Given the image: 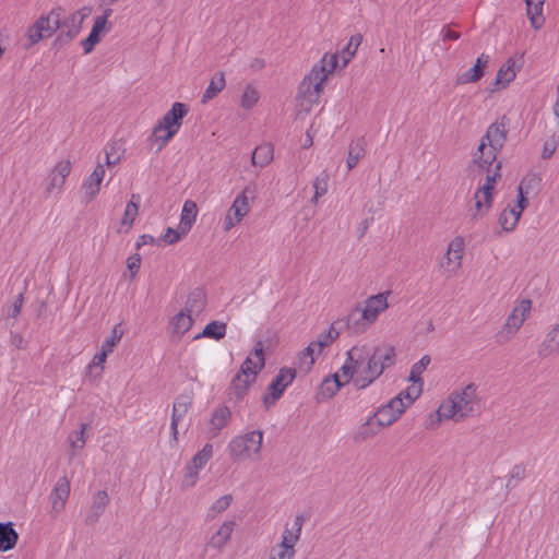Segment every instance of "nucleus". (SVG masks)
Here are the masks:
<instances>
[{"label": "nucleus", "instance_id": "nucleus-31", "mask_svg": "<svg viewBox=\"0 0 559 559\" xmlns=\"http://www.w3.org/2000/svg\"><path fill=\"white\" fill-rule=\"evenodd\" d=\"M382 428L383 427L379 425V419H377L372 415L368 417L365 423L358 426L354 435V440L356 442H365L367 440H370L374 438Z\"/></svg>", "mask_w": 559, "mask_h": 559}, {"label": "nucleus", "instance_id": "nucleus-26", "mask_svg": "<svg viewBox=\"0 0 559 559\" xmlns=\"http://www.w3.org/2000/svg\"><path fill=\"white\" fill-rule=\"evenodd\" d=\"M64 15V10L61 7L53 8L47 14L40 15L35 22L44 35L48 38L61 26V17Z\"/></svg>", "mask_w": 559, "mask_h": 559}, {"label": "nucleus", "instance_id": "nucleus-23", "mask_svg": "<svg viewBox=\"0 0 559 559\" xmlns=\"http://www.w3.org/2000/svg\"><path fill=\"white\" fill-rule=\"evenodd\" d=\"M188 114L187 105L176 102L171 108L158 120V124L177 134L181 128L182 119Z\"/></svg>", "mask_w": 559, "mask_h": 559}, {"label": "nucleus", "instance_id": "nucleus-40", "mask_svg": "<svg viewBox=\"0 0 559 559\" xmlns=\"http://www.w3.org/2000/svg\"><path fill=\"white\" fill-rule=\"evenodd\" d=\"M559 352V324L546 335V338L540 345L539 354L548 356L552 353Z\"/></svg>", "mask_w": 559, "mask_h": 559}, {"label": "nucleus", "instance_id": "nucleus-61", "mask_svg": "<svg viewBox=\"0 0 559 559\" xmlns=\"http://www.w3.org/2000/svg\"><path fill=\"white\" fill-rule=\"evenodd\" d=\"M188 233H182L181 226L179 225L177 229L168 227L164 236L160 238L167 245H174L178 242L180 239L186 237Z\"/></svg>", "mask_w": 559, "mask_h": 559}, {"label": "nucleus", "instance_id": "nucleus-20", "mask_svg": "<svg viewBox=\"0 0 559 559\" xmlns=\"http://www.w3.org/2000/svg\"><path fill=\"white\" fill-rule=\"evenodd\" d=\"M70 496V480L67 476H61L58 478L55 484L50 495L49 500L51 503V512L55 515L61 513L67 504V501Z\"/></svg>", "mask_w": 559, "mask_h": 559}, {"label": "nucleus", "instance_id": "nucleus-59", "mask_svg": "<svg viewBox=\"0 0 559 559\" xmlns=\"http://www.w3.org/2000/svg\"><path fill=\"white\" fill-rule=\"evenodd\" d=\"M474 206L471 209V217L473 221H478L485 217L489 210L491 209L492 204H489L487 202H480L479 200H474Z\"/></svg>", "mask_w": 559, "mask_h": 559}, {"label": "nucleus", "instance_id": "nucleus-64", "mask_svg": "<svg viewBox=\"0 0 559 559\" xmlns=\"http://www.w3.org/2000/svg\"><path fill=\"white\" fill-rule=\"evenodd\" d=\"M22 305H23V295L20 294V295H17V297L15 298V300L13 302L12 313H11L12 317L19 316V313L21 312V309H22Z\"/></svg>", "mask_w": 559, "mask_h": 559}, {"label": "nucleus", "instance_id": "nucleus-49", "mask_svg": "<svg viewBox=\"0 0 559 559\" xmlns=\"http://www.w3.org/2000/svg\"><path fill=\"white\" fill-rule=\"evenodd\" d=\"M316 345L311 343L299 354L298 367L301 371L308 372L312 368L317 357Z\"/></svg>", "mask_w": 559, "mask_h": 559}, {"label": "nucleus", "instance_id": "nucleus-45", "mask_svg": "<svg viewBox=\"0 0 559 559\" xmlns=\"http://www.w3.org/2000/svg\"><path fill=\"white\" fill-rule=\"evenodd\" d=\"M205 305V296L201 289H195L188 296L185 309L189 313H199Z\"/></svg>", "mask_w": 559, "mask_h": 559}, {"label": "nucleus", "instance_id": "nucleus-44", "mask_svg": "<svg viewBox=\"0 0 559 559\" xmlns=\"http://www.w3.org/2000/svg\"><path fill=\"white\" fill-rule=\"evenodd\" d=\"M452 421V416L445 408L444 404L441 402L438 409L435 413H431L427 419L426 428L430 430H435L440 427L442 421Z\"/></svg>", "mask_w": 559, "mask_h": 559}, {"label": "nucleus", "instance_id": "nucleus-1", "mask_svg": "<svg viewBox=\"0 0 559 559\" xmlns=\"http://www.w3.org/2000/svg\"><path fill=\"white\" fill-rule=\"evenodd\" d=\"M396 362V349L390 343L359 341L347 352L345 364L334 376L335 389L353 382L357 390H365Z\"/></svg>", "mask_w": 559, "mask_h": 559}, {"label": "nucleus", "instance_id": "nucleus-29", "mask_svg": "<svg viewBox=\"0 0 559 559\" xmlns=\"http://www.w3.org/2000/svg\"><path fill=\"white\" fill-rule=\"evenodd\" d=\"M500 178L501 173H498V169L495 170L493 174L486 175L484 183H481L474 193V200L492 204L496 185Z\"/></svg>", "mask_w": 559, "mask_h": 559}, {"label": "nucleus", "instance_id": "nucleus-32", "mask_svg": "<svg viewBox=\"0 0 559 559\" xmlns=\"http://www.w3.org/2000/svg\"><path fill=\"white\" fill-rule=\"evenodd\" d=\"M526 4V15L534 29H540L545 24L543 14L546 0H524Z\"/></svg>", "mask_w": 559, "mask_h": 559}, {"label": "nucleus", "instance_id": "nucleus-56", "mask_svg": "<svg viewBox=\"0 0 559 559\" xmlns=\"http://www.w3.org/2000/svg\"><path fill=\"white\" fill-rule=\"evenodd\" d=\"M107 357L108 354L100 350L93 357L92 361L88 364V372L90 374H93L95 379H99L102 377Z\"/></svg>", "mask_w": 559, "mask_h": 559}, {"label": "nucleus", "instance_id": "nucleus-13", "mask_svg": "<svg viewBox=\"0 0 559 559\" xmlns=\"http://www.w3.org/2000/svg\"><path fill=\"white\" fill-rule=\"evenodd\" d=\"M500 151L486 144L484 141H479L476 151L473 153L472 167L478 171H485L486 175L493 174L495 170L501 173V163L497 159Z\"/></svg>", "mask_w": 559, "mask_h": 559}, {"label": "nucleus", "instance_id": "nucleus-54", "mask_svg": "<svg viewBox=\"0 0 559 559\" xmlns=\"http://www.w3.org/2000/svg\"><path fill=\"white\" fill-rule=\"evenodd\" d=\"M362 37L360 34H355L349 38L348 44L341 52V58L343 60V67H346L347 63L355 56L359 45L361 44Z\"/></svg>", "mask_w": 559, "mask_h": 559}, {"label": "nucleus", "instance_id": "nucleus-50", "mask_svg": "<svg viewBox=\"0 0 559 559\" xmlns=\"http://www.w3.org/2000/svg\"><path fill=\"white\" fill-rule=\"evenodd\" d=\"M139 200L138 194H132L131 200L127 203L123 216L121 218V226H126L127 229L133 224L138 212H139Z\"/></svg>", "mask_w": 559, "mask_h": 559}, {"label": "nucleus", "instance_id": "nucleus-21", "mask_svg": "<svg viewBox=\"0 0 559 559\" xmlns=\"http://www.w3.org/2000/svg\"><path fill=\"white\" fill-rule=\"evenodd\" d=\"M193 397L189 393H183L177 396L173 405L170 430L174 441L178 440V426L179 423L186 417L191 405Z\"/></svg>", "mask_w": 559, "mask_h": 559}, {"label": "nucleus", "instance_id": "nucleus-14", "mask_svg": "<svg viewBox=\"0 0 559 559\" xmlns=\"http://www.w3.org/2000/svg\"><path fill=\"white\" fill-rule=\"evenodd\" d=\"M527 205L528 198L516 199L513 203H509L498 218L502 230L507 233L513 231Z\"/></svg>", "mask_w": 559, "mask_h": 559}, {"label": "nucleus", "instance_id": "nucleus-42", "mask_svg": "<svg viewBox=\"0 0 559 559\" xmlns=\"http://www.w3.org/2000/svg\"><path fill=\"white\" fill-rule=\"evenodd\" d=\"M365 142L364 140H357L356 142H353L348 147V156H347V169L352 170L357 166L359 160L365 155Z\"/></svg>", "mask_w": 559, "mask_h": 559}, {"label": "nucleus", "instance_id": "nucleus-58", "mask_svg": "<svg viewBox=\"0 0 559 559\" xmlns=\"http://www.w3.org/2000/svg\"><path fill=\"white\" fill-rule=\"evenodd\" d=\"M526 476V468L522 464L514 465L507 478V488L511 489L516 486L518 481H521Z\"/></svg>", "mask_w": 559, "mask_h": 559}, {"label": "nucleus", "instance_id": "nucleus-48", "mask_svg": "<svg viewBox=\"0 0 559 559\" xmlns=\"http://www.w3.org/2000/svg\"><path fill=\"white\" fill-rule=\"evenodd\" d=\"M424 382L414 383L401 391L395 397H400L406 407H409L421 394Z\"/></svg>", "mask_w": 559, "mask_h": 559}, {"label": "nucleus", "instance_id": "nucleus-18", "mask_svg": "<svg viewBox=\"0 0 559 559\" xmlns=\"http://www.w3.org/2000/svg\"><path fill=\"white\" fill-rule=\"evenodd\" d=\"M406 408L401 399L394 396L389 403L380 406L373 417L379 419V425L382 427H389L402 416Z\"/></svg>", "mask_w": 559, "mask_h": 559}, {"label": "nucleus", "instance_id": "nucleus-35", "mask_svg": "<svg viewBox=\"0 0 559 559\" xmlns=\"http://www.w3.org/2000/svg\"><path fill=\"white\" fill-rule=\"evenodd\" d=\"M19 540V534L11 522L0 523V552L13 549Z\"/></svg>", "mask_w": 559, "mask_h": 559}, {"label": "nucleus", "instance_id": "nucleus-33", "mask_svg": "<svg viewBox=\"0 0 559 559\" xmlns=\"http://www.w3.org/2000/svg\"><path fill=\"white\" fill-rule=\"evenodd\" d=\"M88 428L87 424H81L79 430L71 431L67 437V442L69 444V456L72 459L76 456L79 452H81L86 444V430Z\"/></svg>", "mask_w": 559, "mask_h": 559}, {"label": "nucleus", "instance_id": "nucleus-37", "mask_svg": "<svg viewBox=\"0 0 559 559\" xmlns=\"http://www.w3.org/2000/svg\"><path fill=\"white\" fill-rule=\"evenodd\" d=\"M171 131L165 129L160 124L156 123L154 127L151 136L148 138L150 143L152 146L156 147V151H162L167 143L175 136Z\"/></svg>", "mask_w": 559, "mask_h": 559}, {"label": "nucleus", "instance_id": "nucleus-16", "mask_svg": "<svg viewBox=\"0 0 559 559\" xmlns=\"http://www.w3.org/2000/svg\"><path fill=\"white\" fill-rule=\"evenodd\" d=\"M70 173L71 162L69 159H62L58 162L49 174L48 183L45 189L46 194L49 197L53 194H60L66 183V179Z\"/></svg>", "mask_w": 559, "mask_h": 559}, {"label": "nucleus", "instance_id": "nucleus-9", "mask_svg": "<svg viewBox=\"0 0 559 559\" xmlns=\"http://www.w3.org/2000/svg\"><path fill=\"white\" fill-rule=\"evenodd\" d=\"M532 309V302L528 299L520 300L508 316L503 326L496 334L498 344L510 342L528 318Z\"/></svg>", "mask_w": 559, "mask_h": 559}, {"label": "nucleus", "instance_id": "nucleus-47", "mask_svg": "<svg viewBox=\"0 0 559 559\" xmlns=\"http://www.w3.org/2000/svg\"><path fill=\"white\" fill-rule=\"evenodd\" d=\"M234 498L230 493L224 495L216 499L207 510L206 516L209 520H214L221 513L226 511L231 504Z\"/></svg>", "mask_w": 559, "mask_h": 559}, {"label": "nucleus", "instance_id": "nucleus-63", "mask_svg": "<svg viewBox=\"0 0 559 559\" xmlns=\"http://www.w3.org/2000/svg\"><path fill=\"white\" fill-rule=\"evenodd\" d=\"M557 145L558 141L555 138L546 141L543 146L542 157L544 159H549L556 152Z\"/></svg>", "mask_w": 559, "mask_h": 559}, {"label": "nucleus", "instance_id": "nucleus-7", "mask_svg": "<svg viewBox=\"0 0 559 559\" xmlns=\"http://www.w3.org/2000/svg\"><path fill=\"white\" fill-rule=\"evenodd\" d=\"M255 192V185L249 183L236 195L224 217L223 229L225 231H229L235 226L239 225L250 213V203L254 200Z\"/></svg>", "mask_w": 559, "mask_h": 559}, {"label": "nucleus", "instance_id": "nucleus-2", "mask_svg": "<svg viewBox=\"0 0 559 559\" xmlns=\"http://www.w3.org/2000/svg\"><path fill=\"white\" fill-rule=\"evenodd\" d=\"M442 403L452 416V421L457 424L476 416L480 412L483 396L479 386L469 382L451 391Z\"/></svg>", "mask_w": 559, "mask_h": 559}, {"label": "nucleus", "instance_id": "nucleus-28", "mask_svg": "<svg viewBox=\"0 0 559 559\" xmlns=\"http://www.w3.org/2000/svg\"><path fill=\"white\" fill-rule=\"evenodd\" d=\"M519 68L513 58H509L498 70L492 91L506 88L516 76Z\"/></svg>", "mask_w": 559, "mask_h": 559}, {"label": "nucleus", "instance_id": "nucleus-53", "mask_svg": "<svg viewBox=\"0 0 559 559\" xmlns=\"http://www.w3.org/2000/svg\"><path fill=\"white\" fill-rule=\"evenodd\" d=\"M430 362V356L424 355L417 362L412 366L408 380L414 383L423 382L421 374L425 372Z\"/></svg>", "mask_w": 559, "mask_h": 559}, {"label": "nucleus", "instance_id": "nucleus-17", "mask_svg": "<svg viewBox=\"0 0 559 559\" xmlns=\"http://www.w3.org/2000/svg\"><path fill=\"white\" fill-rule=\"evenodd\" d=\"M111 14L112 10L107 8L104 10L102 15L95 17L91 33L84 40H82V48L85 53L92 52L95 45L99 43L102 36L109 31V27L107 28V22Z\"/></svg>", "mask_w": 559, "mask_h": 559}, {"label": "nucleus", "instance_id": "nucleus-11", "mask_svg": "<svg viewBox=\"0 0 559 559\" xmlns=\"http://www.w3.org/2000/svg\"><path fill=\"white\" fill-rule=\"evenodd\" d=\"M92 9L84 7L71 13L68 17H61L60 33L56 38V44L64 45L75 38L81 28L84 20L91 14Z\"/></svg>", "mask_w": 559, "mask_h": 559}, {"label": "nucleus", "instance_id": "nucleus-38", "mask_svg": "<svg viewBox=\"0 0 559 559\" xmlns=\"http://www.w3.org/2000/svg\"><path fill=\"white\" fill-rule=\"evenodd\" d=\"M225 76L223 72L216 73L210 81L209 86L202 95V103L206 104L216 97L225 87Z\"/></svg>", "mask_w": 559, "mask_h": 559}, {"label": "nucleus", "instance_id": "nucleus-57", "mask_svg": "<svg viewBox=\"0 0 559 559\" xmlns=\"http://www.w3.org/2000/svg\"><path fill=\"white\" fill-rule=\"evenodd\" d=\"M538 185V178L534 175L525 176L519 187L516 199L527 198L530 192Z\"/></svg>", "mask_w": 559, "mask_h": 559}, {"label": "nucleus", "instance_id": "nucleus-43", "mask_svg": "<svg viewBox=\"0 0 559 559\" xmlns=\"http://www.w3.org/2000/svg\"><path fill=\"white\" fill-rule=\"evenodd\" d=\"M338 335L340 333L334 328V325H331L326 331L320 333L318 338L311 342L312 345H316L317 355H321L322 350L330 346L338 337Z\"/></svg>", "mask_w": 559, "mask_h": 559}, {"label": "nucleus", "instance_id": "nucleus-25", "mask_svg": "<svg viewBox=\"0 0 559 559\" xmlns=\"http://www.w3.org/2000/svg\"><path fill=\"white\" fill-rule=\"evenodd\" d=\"M105 177V165L97 164L93 173L84 180L82 185L83 198L91 202L99 192L100 185Z\"/></svg>", "mask_w": 559, "mask_h": 559}, {"label": "nucleus", "instance_id": "nucleus-24", "mask_svg": "<svg viewBox=\"0 0 559 559\" xmlns=\"http://www.w3.org/2000/svg\"><path fill=\"white\" fill-rule=\"evenodd\" d=\"M109 501L110 499L106 490L95 492L85 516V524L93 525L97 523L109 504Z\"/></svg>", "mask_w": 559, "mask_h": 559}, {"label": "nucleus", "instance_id": "nucleus-60", "mask_svg": "<svg viewBox=\"0 0 559 559\" xmlns=\"http://www.w3.org/2000/svg\"><path fill=\"white\" fill-rule=\"evenodd\" d=\"M329 175L326 173H322L313 180V189L317 197H323L328 193L329 189Z\"/></svg>", "mask_w": 559, "mask_h": 559}, {"label": "nucleus", "instance_id": "nucleus-8", "mask_svg": "<svg viewBox=\"0 0 559 559\" xmlns=\"http://www.w3.org/2000/svg\"><path fill=\"white\" fill-rule=\"evenodd\" d=\"M304 518L296 515L293 524L285 525L281 536V542L270 550L269 559H293L296 554L295 546L300 539Z\"/></svg>", "mask_w": 559, "mask_h": 559}, {"label": "nucleus", "instance_id": "nucleus-3", "mask_svg": "<svg viewBox=\"0 0 559 559\" xmlns=\"http://www.w3.org/2000/svg\"><path fill=\"white\" fill-rule=\"evenodd\" d=\"M338 56L336 53H325L319 63L314 64L306 75L299 87L300 106L305 110H310L313 104H317L323 92L324 82L337 67Z\"/></svg>", "mask_w": 559, "mask_h": 559}, {"label": "nucleus", "instance_id": "nucleus-46", "mask_svg": "<svg viewBox=\"0 0 559 559\" xmlns=\"http://www.w3.org/2000/svg\"><path fill=\"white\" fill-rule=\"evenodd\" d=\"M124 154V150L122 147V144L118 141L109 143L105 147V155H106V165L107 166H116L118 165Z\"/></svg>", "mask_w": 559, "mask_h": 559}, {"label": "nucleus", "instance_id": "nucleus-51", "mask_svg": "<svg viewBox=\"0 0 559 559\" xmlns=\"http://www.w3.org/2000/svg\"><path fill=\"white\" fill-rule=\"evenodd\" d=\"M260 99V92L253 84H248L241 95L240 106L245 109H251Z\"/></svg>", "mask_w": 559, "mask_h": 559}, {"label": "nucleus", "instance_id": "nucleus-6", "mask_svg": "<svg viewBox=\"0 0 559 559\" xmlns=\"http://www.w3.org/2000/svg\"><path fill=\"white\" fill-rule=\"evenodd\" d=\"M263 343L258 342L254 349L241 364L239 372L233 379L231 385L237 396H242L248 388L255 381L258 373L264 367Z\"/></svg>", "mask_w": 559, "mask_h": 559}, {"label": "nucleus", "instance_id": "nucleus-12", "mask_svg": "<svg viewBox=\"0 0 559 559\" xmlns=\"http://www.w3.org/2000/svg\"><path fill=\"white\" fill-rule=\"evenodd\" d=\"M213 456V445L205 443L203 448L197 452L191 461L186 465L185 475L182 478L183 488H192L199 480L200 472L205 467Z\"/></svg>", "mask_w": 559, "mask_h": 559}, {"label": "nucleus", "instance_id": "nucleus-27", "mask_svg": "<svg viewBox=\"0 0 559 559\" xmlns=\"http://www.w3.org/2000/svg\"><path fill=\"white\" fill-rule=\"evenodd\" d=\"M489 61L490 57L486 53H481L472 68L457 76L456 83L463 85L478 82L484 76Z\"/></svg>", "mask_w": 559, "mask_h": 559}, {"label": "nucleus", "instance_id": "nucleus-19", "mask_svg": "<svg viewBox=\"0 0 559 559\" xmlns=\"http://www.w3.org/2000/svg\"><path fill=\"white\" fill-rule=\"evenodd\" d=\"M508 126L509 121L507 117H501L488 127L486 134L481 136L480 141L501 151L507 140Z\"/></svg>", "mask_w": 559, "mask_h": 559}, {"label": "nucleus", "instance_id": "nucleus-41", "mask_svg": "<svg viewBox=\"0 0 559 559\" xmlns=\"http://www.w3.org/2000/svg\"><path fill=\"white\" fill-rule=\"evenodd\" d=\"M273 159V146L270 144H263L258 146L251 156V163L258 167H264L270 164Z\"/></svg>", "mask_w": 559, "mask_h": 559}, {"label": "nucleus", "instance_id": "nucleus-22", "mask_svg": "<svg viewBox=\"0 0 559 559\" xmlns=\"http://www.w3.org/2000/svg\"><path fill=\"white\" fill-rule=\"evenodd\" d=\"M231 419V411L226 405H218L211 414L207 421L206 435L210 438L217 437L226 428Z\"/></svg>", "mask_w": 559, "mask_h": 559}, {"label": "nucleus", "instance_id": "nucleus-15", "mask_svg": "<svg viewBox=\"0 0 559 559\" xmlns=\"http://www.w3.org/2000/svg\"><path fill=\"white\" fill-rule=\"evenodd\" d=\"M295 377V369L282 368L270 383L267 388L269 394L264 396V403L266 405L274 404L283 395L285 389L294 381Z\"/></svg>", "mask_w": 559, "mask_h": 559}, {"label": "nucleus", "instance_id": "nucleus-34", "mask_svg": "<svg viewBox=\"0 0 559 559\" xmlns=\"http://www.w3.org/2000/svg\"><path fill=\"white\" fill-rule=\"evenodd\" d=\"M192 324H193L192 314L182 309L170 321L171 334L174 336L180 338L183 334H186L191 329Z\"/></svg>", "mask_w": 559, "mask_h": 559}, {"label": "nucleus", "instance_id": "nucleus-30", "mask_svg": "<svg viewBox=\"0 0 559 559\" xmlns=\"http://www.w3.org/2000/svg\"><path fill=\"white\" fill-rule=\"evenodd\" d=\"M235 526L236 523L233 520L222 523V525L209 539L207 546L216 550H222L230 539Z\"/></svg>", "mask_w": 559, "mask_h": 559}, {"label": "nucleus", "instance_id": "nucleus-4", "mask_svg": "<svg viewBox=\"0 0 559 559\" xmlns=\"http://www.w3.org/2000/svg\"><path fill=\"white\" fill-rule=\"evenodd\" d=\"M390 292L379 293L368 297L364 307L353 309L346 318V326L354 334L365 333L389 308Z\"/></svg>", "mask_w": 559, "mask_h": 559}, {"label": "nucleus", "instance_id": "nucleus-36", "mask_svg": "<svg viewBox=\"0 0 559 559\" xmlns=\"http://www.w3.org/2000/svg\"><path fill=\"white\" fill-rule=\"evenodd\" d=\"M198 216V206L197 203L192 200H187L183 203L180 222L182 233H189L197 219Z\"/></svg>", "mask_w": 559, "mask_h": 559}, {"label": "nucleus", "instance_id": "nucleus-39", "mask_svg": "<svg viewBox=\"0 0 559 559\" xmlns=\"http://www.w3.org/2000/svg\"><path fill=\"white\" fill-rule=\"evenodd\" d=\"M226 323L222 321H212L205 325L203 331L194 336V340H200L202 337L213 338L215 341H219L226 335Z\"/></svg>", "mask_w": 559, "mask_h": 559}, {"label": "nucleus", "instance_id": "nucleus-52", "mask_svg": "<svg viewBox=\"0 0 559 559\" xmlns=\"http://www.w3.org/2000/svg\"><path fill=\"white\" fill-rule=\"evenodd\" d=\"M25 44L24 48L29 49L36 44H38L44 38H47L43 31L40 29V26L37 25L36 22H34L32 25H29L24 34Z\"/></svg>", "mask_w": 559, "mask_h": 559}, {"label": "nucleus", "instance_id": "nucleus-5", "mask_svg": "<svg viewBox=\"0 0 559 559\" xmlns=\"http://www.w3.org/2000/svg\"><path fill=\"white\" fill-rule=\"evenodd\" d=\"M264 433L262 430L247 431L235 436L227 444L233 462L259 461L262 455Z\"/></svg>", "mask_w": 559, "mask_h": 559}, {"label": "nucleus", "instance_id": "nucleus-62", "mask_svg": "<svg viewBox=\"0 0 559 559\" xmlns=\"http://www.w3.org/2000/svg\"><path fill=\"white\" fill-rule=\"evenodd\" d=\"M141 266V255L139 253L132 254L127 259V269L130 272V277L133 278L139 272Z\"/></svg>", "mask_w": 559, "mask_h": 559}, {"label": "nucleus", "instance_id": "nucleus-10", "mask_svg": "<svg viewBox=\"0 0 559 559\" xmlns=\"http://www.w3.org/2000/svg\"><path fill=\"white\" fill-rule=\"evenodd\" d=\"M465 253V240L461 236L454 237L447 247L444 254L440 258L438 264L443 274L452 277L457 274L463 264Z\"/></svg>", "mask_w": 559, "mask_h": 559}, {"label": "nucleus", "instance_id": "nucleus-55", "mask_svg": "<svg viewBox=\"0 0 559 559\" xmlns=\"http://www.w3.org/2000/svg\"><path fill=\"white\" fill-rule=\"evenodd\" d=\"M123 331L121 330L120 325H115L114 329L111 330L110 335L103 342L100 350L105 352L108 355L111 354L114 352V348L121 341Z\"/></svg>", "mask_w": 559, "mask_h": 559}]
</instances>
